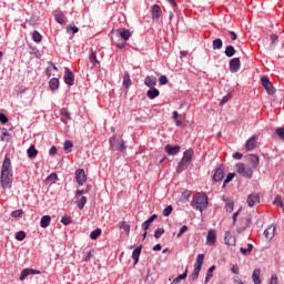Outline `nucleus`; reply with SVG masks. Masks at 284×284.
Masks as SVG:
<instances>
[{
  "instance_id": "nucleus-1",
  "label": "nucleus",
  "mask_w": 284,
  "mask_h": 284,
  "mask_svg": "<svg viewBox=\"0 0 284 284\" xmlns=\"http://www.w3.org/2000/svg\"><path fill=\"white\" fill-rule=\"evenodd\" d=\"M207 195L205 193H196L191 202L193 210H197L199 212L207 210Z\"/></svg>"
},
{
  "instance_id": "nucleus-2",
  "label": "nucleus",
  "mask_w": 284,
  "mask_h": 284,
  "mask_svg": "<svg viewBox=\"0 0 284 284\" xmlns=\"http://www.w3.org/2000/svg\"><path fill=\"white\" fill-rule=\"evenodd\" d=\"M192 159H194V150L189 149L183 153V158L178 164L176 173L181 174V172L187 170V168H190V164L192 163Z\"/></svg>"
},
{
  "instance_id": "nucleus-3",
  "label": "nucleus",
  "mask_w": 284,
  "mask_h": 284,
  "mask_svg": "<svg viewBox=\"0 0 284 284\" xmlns=\"http://www.w3.org/2000/svg\"><path fill=\"white\" fill-rule=\"evenodd\" d=\"M235 170L237 174H241V176H244V179H252L254 174V171L248 165L241 162L235 164Z\"/></svg>"
},
{
  "instance_id": "nucleus-4",
  "label": "nucleus",
  "mask_w": 284,
  "mask_h": 284,
  "mask_svg": "<svg viewBox=\"0 0 284 284\" xmlns=\"http://www.w3.org/2000/svg\"><path fill=\"white\" fill-rule=\"evenodd\" d=\"M2 190H10L12 187V173H1Z\"/></svg>"
},
{
  "instance_id": "nucleus-5",
  "label": "nucleus",
  "mask_w": 284,
  "mask_h": 284,
  "mask_svg": "<svg viewBox=\"0 0 284 284\" xmlns=\"http://www.w3.org/2000/svg\"><path fill=\"white\" fill-rule=\"evenodd\" d=\"M261 83L263 88L266 90L267 94L274 95L276 94V89L274 88V84L270 81V78L262 77Z\"/></svg>"
},
{
  "instance_id": "nucleus-6",
  "label": "nucleus",
  "mask_w": 284,
  "mask_h": 284,
  "mask_svg": "<svg viewBox=\"0 0 284 284\" xmlns=\"http://www.w3.org/2000/svg\"><path fill=\"white\" fill-rule=\"evenodd\" d=\"M223 179H225V166H223V164H220V166L214 171L213 181L215 183H219Z\"/></svg>"
},
{
  "instance_id": "nucleus-7",
  "label": "nucleus",
  "mask_w": 284,
  "mask_h": 284,
  "mask_svg": "<svg viewBox=\"0 0 284 284\" xmlns=\"http://www.w3.org/2000/svg\"><path fill=\"white\" fill-rule=\"evenodd\" d=\"M110 145L112 150H120L121 152H123V150H125V142L123 140H120V142H116V136L113 135L110 139Z\"/></svg>"
},
{
  "instance_id": "nucleus-8",
  "label": "nucleus",
  "mask_w": 284,
  "mask_h": 284,
  "mask_svg": "<svg viewBox=\"0 0 284 284\" xmlns=\"http://www.w3.org/2000/svg\"><path fill=\"white\" fill-rule=\"evenodd\" d=\"M258 143V136L252 135L245 144L246 152H252V150H256V145Z\"/></svg>"
},
{
  "instance_id": "nucleus-9",
  "label": "nucleus",
  "mask_w": 284,
  "mask_h": 284,
  "mask_svg": "<svg viewBox=\"0 0 284 284\" xmlns=\"http://www.w3.org/2000/svg\"><path fill=\"white\" fill-rule=\"evenodd\" d=\"M75 181L79 185H83L88 181V176L85 175V171L83 169L75 171Z\"/></svg>"
},
{
  "instance_id": "nucleus-10",
  "label": "nucleus",
  "mask_w": 284,
  "mask_h": 284,
  "mask_svg": "<svg viewBox=\"0 0 284 284\" xmlns=\"http://www.w3.org/2000/svg\"><path fill=\"white\" fill-rule=\"evenodd\" d=\"M247 161L250 163L248 168H251L253 171L258 168V163H261V159L256 154H250L247 155Z\"/></svg>"
},
{
  "instance_id": "nucleus-11",
  "label": "nucleus",
  "mask_w": 284,
  "mask_h": 284,
  "mask_svg": "<svg viewBox=\"0 0 284 284\" xmlns=\"http://www.w3.org/2000/svg\"><path fill=\"white\" fill-rule=\"evenodd\" d=\"M246 203L248 207H254V205H258V203H261V196L257 193L250 194Z\"/></svg>"
},
{
  "instance_id": "nucleus-12",
  "label": "nucleus",
  "mask_w": 284,
  "mask_h": 284,
  "mask_svg": "<svg viewBox=\"0 0 284 284\" xmlns=\"http://www.w3.org/2000/svg\"><path fill=\"white\" fill-rule=\"evenodd\" d=\"M230 71L233 73H236L241 70V59L239 58H233L230 60Z\"/></svg>"
},
{
  "instance_id": "nucleus-13",
  "label": "nucleus",
  "mask_w": 284,
  "mask_h": 284,
  "mask_svg": "<svg viewBox=\"0 0 284 284\" xmlns=\"http://www.w3.org/2000/svg\"><path fill=\"white\" fill-rule=\"evenodd\" d=\"M206 245H216V230H210L206 235Z\"/></svg>"
},
{
  "instance_id": "nucleus-14",
  "label": "nucleus",
  "mask_w": 284,
  "mask_h": 284,
  "mask_svg": "<svg viewBox=\"0 0 284 284\" xmlns=\"http://www.w3.org/2000/svg\"><path fill=\"white\" fill-rule=\"evenodd\" d=\"M64 83L67 85H74V73L68 68L64 71Z\"/></svg>"
},
{
  "instance_id": "nucleus-15",
  "label": "nucleus",
  "mask_w": 284,
  "mask_h": 284,
  "mask_svg": "<svg viewBox=\"0 0 284 284\" xmlns=\"http://www.w3.org/2000/svg\"><path fill=\"white\" fill-rule=\"evenodd\" d=\"M1 173H12V162L8 155L4 156Z\"/></svg>"
},
{
  "instance_id": "nucleus-16",
  "label": "nucleus",
  "mask_w": 284,
  "mask_h": 284,
  "mask_svg": "<svg viewBox=\"0 0 284 284\" xmlns=\"http://www.w3.org/2000/svg\"><path fill=\"white\" fill-rule=\"evenodd\" d=\"M116 34L118 37H121L123 41H130V37H132V32H130V29H118Z\"/></svg>"
},
{
  "instance_id": "nucleus-17",
  "label": "nucleus",
  "mask_w": 284,
  "mask_h": 284,
  "mask_svg": "<svg viewBox=\"0 0 284 284\" xmlns=\"http://www.w3.org/2000/svg\"><path fill=\"white\" fill-rule=\"evenodd\" d=\"M276 232V226L274 224L270 225L265 231H264V237L266 241H272L274 239V233Z\"/></svg>"
},
{
  "instance_id": "nucleus-18",
  "label": "nucleus",
  "mask_w": 284,
  "mask_h": 284,
  "mask_svg": "<svg viewBox=\"0 0 284 284\" xmlns=\"http://www.w3.org/2000/svg\"><path fill=\"white\" fill-rule=\"evenodd\" d=\"M225 245H236V237L230 231H226L224 236Z\"/></svg>"
},
{
  "instance_id": "nucleus-19",
  "label": "nucleus",
  "mask_w": 284,
  "mask_h": 284,
  "mask_svg": "<svg viewBox=\"0 0 284 284\" xmlns=\"http://www.w3.org/2000/svg\"><path fill=\"white\" fill-rule=\"evenodd\" d=\"M165 152H168V154H170L171 156H174L175 154H179V152H181V146L180 145L172 146L168 144L165 146Z\"/></svg>"
},
{
  "instance_id": "nucleus-20",
  "label": "nucleus",
  "mask_w": 284,
  "mask_h": 284,
  "mask_svg": "<svg viewBox=\"0 0 284 284\" xmlns=\"http://www.w3.org/2000/svg\"><path fill=\"white\" fill-rule=\"evenodd\" d=\"M222 201L225 203L226 212H234V200L222 196Z\"/></svg>"
},
{
  "instance_id": "nucleus-21",
  "label": "nucleus",
  "mask_w": 284,
  "mask_h": 284,
  "mask_svg": "<svg viewBox=\"0 0 284 284\" xmlns=\"http://www.w3.org/2000/svg\"><path fill=\"white\" fill-rule=\"evenodd\" d=\"M156 219H158V215L153 214L144 223H142V227H143L144 232H148V230H150V225H152V223H154V221H156Z\"/></svg>"
},
{
  "instance_id": "nucleus-22",
  "label": "nucleus",
  "mask_w": 284,
  "mask_h": 284,
  "mask_svg": "<svg viewBox=\"0 0 284 284\" xmlns=\"http://www.w3.org/2000/svg\"><path fill=\"white\" fill-rule=\"evenodd\" d=\"M144 85L146 88H155L156 87V77L154 75H149L144 79Z\"/></svg>"
},
{
  "instance_id": "nucleus-23",
  "label": "nucleus",
  "mask_w": 284,
  "mask_h": 284,
  "mask_svg": "<svg viewBox=\"0 0 284 284\" xmlns=\"http://www.w3.org/2000/svg\"><path fill=\"white\" fill-rule=\"evenodd\" d=\"M152 19H160L161 18V14H162V11H161V7L159 4H154L152 7Z\"/></svg>"
},
{
  "instance_id": "nucleus-24",
  "label": "nucleus",
  "mask_w": 284,
  "mask_h": 284,
  "mask_svg": "<svg viewBox=\"0 0 284 284\" xmlns=\"http://www.w3.org/2000/svg\"><path fill=\"white\" fill-rule=\"evenodd\" d=\"M252 281L254 284H261V270L256 268L253 271Z\"/></svg>"
},
{
  "instance_id": "nucleus-25",
  "label": "nucleus",
  "mask_w": 284,
  "mask_h": 284,
  "mask_svg": "<svg viewBox=\"0 0 284 284\" xmlns=\"http://www.w3.org/2000/svg\"><path fill=\"white\" fill-rule=\"evenodd\" d=\"M159 94H161V91L154 87L146 92V97H149V99H156Z\"/></svg>"
},
{
  "instance_id": "nucleus-26",
  "label": "nucleus",
  "mask_w": 284,
  "mask_h": 284,
  "mask_svg": "<svg viewBox=\"0 0 284 284\" xmlns=\"http://www.w3.org/2000/svg\"><path fill=\"white\" fill-rule=\"evenodd\" d=\"M50 221H52V217H50V215L42 216L40 221V227H43V229L49 227Z\"/></svg>"
},
{
  "instance_id": "nucleus-27",
  "label": "nucleus",
  "mask_w": 284,
  "mask_h": 284,
  "mask_svg": "<svg viewBox=\"0 0 284 284\" xmlns=\"http://www.w3.org/2000/svg\"><path fill=\"white\" fill-rule=\"evenodd\" d=\"M143 250V246H138L133 252H132V258L134 263H139V257L141 256V251Z\"/></svg>"
},
{
  "instance_id": "nucleus-28",
  "label": "nucleus",
  "mask_w": 284,
  "mask_h": 284,
  "mask_svg": "<svg viewBox=\"0 0 284 284\" xmlns=\"http://www.w3.org/2000/svg\"><path fill=\"white\" fill-rule=\"evenodd\" d=\"M49 88L52 92H54L55 90H59V80L57 78H52L49 81Z\"/></svg>"
},
{
  "instance_id": "nucleus-29",
  "label": "nucleus",
  "mask_w": 284,
  "mask_h": 284,
  "mask_svg": "<svg viewBox=\"0 0 284 284\" xmlns=\"http://www.w3.org/2000/svg\"><path fill=\"white\" fill-rule=\"evenodd\" d=\"M27 154H28L29 159H37V155L39 154V151H37V148H34V145H31L28 149Z\"/></svg>"
},
{
  "instance_id": "nucleus-30",
  "label": "nucleus",
  "mask_w": 284,
  "mask_h": 284,
  "mask_svg": "<svg viewBox=\"0 0 284 284\" xmlns=\"http://www.w3.org/2000/svg\"><path fill=\"white\" fill-rule=\"evenodd\" d=\"M85 203H88V197L81 196V199L75 201V205L79 210H83L85 207Z\"/></svg>"
},
{
  "instance_id": "nucleus-31",
  "label": "nucleus",
  "mask_w": 284,
  "mask_h": 284,
  "mask_svg": "<svg viewBox=\"0 0 284 284\" xmlns=\"http://www.w3.org/2000/svg\"><path fill=\"white\" fill-rule=\"evenodd\" d=\"M224 54L229 58H232L234 54H236V49H234L233 45H227L224 51Z\"/></svg>"
},
{
  "instance_id": "nucleus-32",
  "label": "nucleus",
  "mask_w": 284,
  "mask_h": 284,
  "mask_svg": "<svg viewBox=\"0 0 284 284\" xmlns=\"http://www.w3.org/2000/svg\"><path fill=\"white\" fill-rule=\"evenodd\" d=\"M203 261H205V255L199 254L194 267H199L201 270V267H203Z\"/></svg>"
},
{
  "instance_id": "nucleus-33",
  "label": "nucleus",
  "mask_w": 284,
  "mask_h": 284,
  "mask_svg": "<svg viewBox=\"0 0 284 284\" xmlns=\"http://www.w3.org/2000/svg\"><path fill=\"white\" fill-rule=\"evenodd\" d=\"M123 85L124 88H130L132 85V80L130 79V73L125 72L123 75Z\"/></svg>"
},
{
  "instance_id": "nucleus-34",
  "label": "nucleus",
  "mask_w": 284,
  "mask_h": 284,
  "mask_svg": "<svg viewBox=\"0 0 284 284\" xmlns=\"http://www.w3.org/2000/svg\"><path fill=\"white\" fill-rule=\"evenodd\" d=\"M118 227L120 230H124V232H126V234H130V224H128V222H125V221L119 222Z\"/></svg>"
},
{
  "instance_id": "nucleus-35",
  "label": "nucleus",
  "mask_w": 284,
  "mask_h": 284,
  "mask_svg": "<svg viewBox=\"0 0 284 284\" xmlns=\"http://www.w3.org/2000/svg\"><path fill=\"white\" fill-rule=\"evenodd\" d=\"M54 19H55L57 23H60V26L65 24V16L63 13H57L54 16Z\"/></svg>"
},
{
  "instance_id": "nucleus-36",
  "label": "nucleus",
  "mask_w": 284,
  "mask_h": 284,
  "mask_svg": "<svg viewBox=\"0 0 284 284\" xmlns=\"http://www.w3.org/2000/svg\"><path fill=\"white\" fill-rule=\"evenodd\" d=\"M221 48H223V40L219 38L213 40V50H221Z\"/></svg>"
},
{
  "instance_id": "nucleus-37",
  "label": "nucleus",
  "mask_w": 284,
  "mask_h": 284,
  "mask_svg": "<svg viewBox=\"0 0 284 284\" xmlns=\"http://www.w3.org/2000/svg\"><path fill=\"white\" fill-rule=\"evenodd\" d=\"M252 250H254V245L247 244V248L241 247V248H240V252H241V254H243L244 256H247V254H250V252H252Z\"/></svg>"
},
{
  "instance_id": "nucleus-38",
  "label": "nucleus",
  "mask_w": 284,
  "mask_h": 284,
  "mask_svg": "<svg viewBox=\"0 0 284 284\" xmlns=\"http://www.w3.org/2000/svg\"><path fill=\"white\" fill-rule=\"evenodd\" d=\"M100 234H101V229H95L94 231H92L90 234L91 241H97Z\"/></svg>"
},
{
  "instance_id": "nucleus-39",
  "label": "nucleus",
  "mask_w": 284,
  "mask_h": 284,
  "mask_svg": "<svg viewBox=\"0 0 284 284\" xmlns=\"http://www.w3.org/2000/svg\"><path fill=\"white\" fill-rule=\"evenodd\" d=\"M32 271H30V268H24L22 272H21V275H20V281H26V278H28V276H30Z\"/></svg>"
},
{
  "instance_id": "nucleus-40",
  "label": "nucleus",
  "mask_w": 284,
  "mask_h": 284,
  "mask_svg": "<svg viewBox=\"0 0 284 284\" xmlns=\"http://www.w3.org/2000/svg\"><path fill=\"white\" fill-rule=\"evenodd\" d=\"M201 272V268L197 266H194L193 273L191 274V281H196L199 278V274Z\"/></svg>"
},
{
  "instance_id": "nucleus-41",
  "label": "nucleus",
  "mask_w": 284,
  "mask_h": 284,
  "mask_svg": "<svg viewBox=\"0 0 284 284\" xmlns=\"http://www.w3.org/2000/svg\"><path fill=\"white\" fill-rule=\"evenodd\" d=\"M74 148V143L70 140H67L63 144L64 152H68V150H72Z\"/></svg>"
},
{
  "instance_id": "nucleus-42",
  "label": "nucleus",
  "mask_w": 284,
  "mask_h": 284,
  "mask_svg": "<svg viewBox=\"0 0 284 284\" xmlns=\"http://www.w3.org/2000/svg\"><path fill=\"white\" fill-rule=\"evenodd\" d=\"M32 39L36 43H41V39H42L41 33H39V31H33Z\"/></svg>"
},
{
  "instance_id": "nucleus-43",
  "label": "nucleus",
  "mask_w": 284,
  "mask_h": 284,
  "mask_svg": "<svg viewBox=\"0 0 284 284\" xmlns=\"http://www.w3.org/2000/svg\"><path fill=\"white\" fill-rule=\"evenodd\" d=\"M234 176H236V173H229L226 179L224 180L222 187H225V185H227V183H230V181H232L234 179Z\"/></svg>"
},
{
  "instance_id": "nucleus-44",
  "label": "nucleus",
  "mask_w": 284,
  "mask_h": 284,
  "mask_svg": "<svg viewBox=\"0 0 284 284\" xmlns=\"http://www.w3.org/2000/svg\"><path fill=\"white\" fill-rule=\"evenodd\" d=\"M172 210H174L172 207V205H168L163 211H162V214L163 216H170L172 214Z\"/></svg>"
},
{
  "instance_id": "nucleus-45",
  "label": "nucleus",
  "mask_w": 284,
  "mask_h": 284,
  "mask_svg": "<svg viewBox=\"0 0 284 284\" xmlns=\"http://www.w3.org/2000/svg\"><path fill=\"white\" fill-rule=\"evenodd\" d=\"M165 234V229H156L154 232V239H159L160 236H163Z\"/></svg>"
},
{
  "instance_id": "nucleus-46",
  "label": "nucleus",
  "mask_w": 284,
  "mask_h": 284,
  "mask_svg": "<svg viewBox=\"0 0 284 284\" xmlns=\"http://www.w3.org/2000/svg\"><path fill=\"white\" fill-rule=\"evenodd\" d=\"M26 239V232L20 231L16 234V240L17 241H23Z\"/></svg>"
},
{
  "instance_id": "nucleus-47",
  "label": "nucleus",
  "mask_w": 284,
  "mask_h": 284,
  "mask_svg": "<svg viewBox=\"0 0 284 284\" xmlns=\"http://www.w3.org/2000/svg\"><path fill=\"white\" fill-rule=\"evenodd\" d=\"M185 232H187V225H183V226L180 229V231H179L176 237H178V239H181V236H183V234H185Z\"/></svg>"
},
{
  "instance_id": "nucleus-48",
  "label": "nucleus",
  "mask_w": 284,
  "mask_h": 284,
  "mask_svg": "<svg viewBox=\"0 0 284 284\" xmlns=\"http://www.w3.org/2000/svg\"><path fill=\"white\" fill-rule=\"evenodd\" d=\"M61 223H63V225H70V223H72V217L70 216H63L61 219Z\"/></svg>"
},
{
  "instance_id": "nucleus-49",
  "label": "nucleus",
  "mask_w": 284,
  "mask_h": 284,
  "mask_svg": "<svg viewBox=\"0 0 284 284\" xmlns=\"http://www.w3.org/2000/svg\"><path fill=\"white\" fill-rule=\"evenodd\" d=\"M67 32H72V34H77L79 32L78 27L67 26Z\"/></svg>"
},
{
  "instance_id": "nucleus-50",
  "label": "nucleus",
  "mask_w": 284,
  "mask_h": 284,
  "mask_svg": "<svg viewBox=\"0 0 284 284\" xmlns=\"http://www.w3.org/2000/svg\"><path fill=\"white\" fill-rule=\"evenodd\" d=\"M57 179H59V176L57 175V173H51L47 179L45 181L47 182H50L52 181L53 183L57 181Z\"/></svg>"
},
{
  "instance_id": "nucleus-51",
  "label": "nucleus",
  "mask_w": 284,
  "mask_h": 284,
  "mask_svg": "<svg viewBox=\"0 0 284 284\" xmlns=\"http://www.w3.org/2000/svg\"><path fill=\"white\" fill-rule=\"evenodd\" d=\"M275 133L277 134V136H280V139L284 140V128H277L275 130Z\"/></svg>"
},
{
  "instance_id": "nucleus-52",
  "label": "nucleus",
  "mask_w": 284,
  "mask_h": 284,
  "mask_svg": "<svg viewBox=\"0 0 284 284\" xmlns=\"http://www.w3.org/2000/svg\"><path fill=\"white\" fill-rule=\"evenodd\" d=\"M89 59L91 63H99V60H97V53H94V51L91 52V54L89 55Z\"/></svg>"
},
{
  "instance_id": "nucleus-53",
  "label": "nucleus",
  "mask_w": 284,
  "mask_h": 284,
  "mask_svg": "<svg viewBox=\"0 0 284 284\" xmlns=\"http://www.w3.org/2000/svg\"><path fill=\"white\" fill-rule=\"evenodd\" d=\"M21 214H23V211L22 210H16L11 213V216L13 219H19V216H21Z\"/></svg>"
},
{
  "instance_id": "nucleus-54",
  "label": "nucleus",
  "mask_w": 284,
  "mask_h": 284,
  "mask_svg": "<svg viewBox=\"0 0 284 284\" xmlns=\"http://www.w3.org/2000/svg\"><path fill=\"white\" fill-rule=\"evenodd\" d=\"M160 85H168V77L161 75L159 79Z\"/></svg>"
},
{
  "instance_id": "nucleus-55",
  "label": "nucleus",
  "mask_w": 284,
  "mask_h": 284,
  "mask_svg": "<svg viewBox=\"0 0 284 284\" xmlns=\"http://www.w3.org/2000/svg\"><path fill=\"white\" fill-rule=\"evenodd\" d=\"M1 141H6L7 143L10 141V133H8V131L2 133Z\"/></svg>"
},
{
  "instance_id": "nucleus-56",
  "label": "nucleus",
  "mask_w": 284,
  "mask_h": 284,
  "mask_svg": "<svg viewBox=\"0 0 284 284\" xmlns=\"http://www.w3.org/2000/svg\"><path fill=\"white\" fill-rule=\"evenodd\" d=\"M274 205H280V207H283V200H281V196L277 195L274 200Z\"/></svg>"
},
{
  "instance_id": "nucleus-57",
  "label": "nucleus",
  "mask_w": 284,
  "mask_h": 284,
  "mask_svg": "<svg viewBox=\"0 0 284 284\" xmlns=\"http://www.w3.org/2000/svg\"><path fill=\"white\" fill-rule=\"evenodd\" d=\"M183 278H187V270H185V272L183 274H180L175 281H183Z\"/></svg>"
},
{
  "instance_id": "nucleus-58",
  "label": "nucleus",
  "mask_w": 284,
  "mask_h": 284,
  "mask_svg": "<svg viewBox=\"0 0 284 284\" xmlns=\"http://www.w3.org/2000/svg\"><path fill=\"white\" fill-rule=\"evenodd\" d=\"M216 270V266H211L209 270H207V273H206V275H207V278H212V272H214Z\"/></svg>"
},
{
  "instance_id": "nucleus-59",
  "label": "nucleus",
  "mask_w": 284,
  "mask_h": 284,
  "mask_svg": "<svg viewBox=\"0 0 284 284\" xmlns=\"http://www.w3.org/2000/svg\"><path fill=\"white\" fill-rule=\"evenodd\" d=\"M233 159H235L236 161H241V159H243V153L235 152V153L233 154Z\"/></svg>"
},
{
  "instance_id": "nucleus-60",
  "label": "nucleus",
  "mask_w": 284,
  "mask_h": 284,
  "mask_svg": "<svg viewBox=\"0 0 284 284\" xmlns=\"http://www.w3.org/2000/svg\"><path fill=\"white\" fill-rule=\"evenodd\" d=\"M0 123H8V116H6L3 113H0Z\"/></svg>"
},
{
  "instance_id": "nucleus-61",
  "label": "nucleus",
  "mask_w": 284,
  "mask_h": 284,
  "mask_svg": "<svg viewBox=\"0 0 284 284\" xmlns=\"http://www.w3.org/2000/svg\"><path fill=\"white\" fill-rule=\"evenodd\" d=\"M230 99H232V95H230V94L225 95V97L222 99V101L220 102L221 105L227 103V101H230Z\"/></svg>"
},
{
  "instance_id": "nucleus-62",
  "label": "nucleus",
  "mask_w": 284,
  "mask_h": 284,
  "mask_svg": "<svg viewBox=\"0 0 284 284\" xmlns=\"http://www.w3.org/2000/svg\"><path fill=\"white\" fill-rule=\"evenodd\" d=\"M270 284H278V276L272 275Z\"/></svg>"
},
{
  "instance_id": "nucleus-63",
  "label": "nucleus",
  "mask_w": 284,
  "mask_h": 284,
  "mask_svg": "<svg viewBox=\"0 0 284 284\" xmlns=\"http://www.w3.org/2000/svg\"><path fill=\"white\" fill-rule=\"evenodd\" d=\"M277 41H278V36L272 34V36H271V43L274 44V43H276Z\"/></svg>"
},
{
  "instance_id": "nucleus-64",
  "label": "nucleus",
  "mask_w": 284,
  "mask_h": 284,
  "mask_svg": "<svg viewBox=\"0 0 284 284\" xmlns=\"http://www.w3.org/2000/svg\"><path fill=\"white\" fill-rule=\"evenodd\" d=\"M49 154L51 156H54V154H57V146H51V149L49 150Z\"/></svg>"
}]
</instances>
